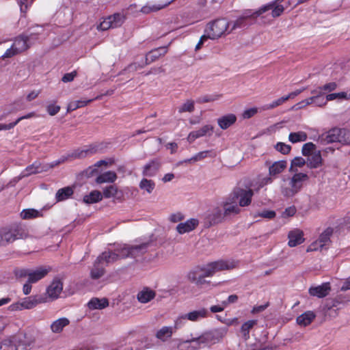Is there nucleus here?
Instances as JSON below:
<instances>
[{"label": "nucleus", "instance_id": "nucleus-1", "mask_svg": "<svg viewBox=\"0 0 350 350\" xmlns=\"http://www.w3.org/2000/svg\"><path fill=\"white\" fill-rule=\"evenodd\" d=\"M237 264L238 262L233 259H220L193 267L188 272L187 276L188 280L193 283L202 272H204V275L213 276L217 272L234 269Z\"/></svg>", "mask_w": 350, "mask_h": 350}, {"label": "nucleus", "instance_id": "nucleus-2", "mask_svg": "<svg viewBox=\"0 0 350 350\" xmlns=\"http://www.w3.org/2000/svg\"><path fill=\"white\" fill-rule=\"evenodd\" d=\"M43 32V27L36 26L27 36L21 35L14 40L12 46L6 50L5 53L1 56L3 59L12 57L18 53H21L33 44L34 41L38 39V36Z\"/></svg>", "mask_w": 350, "mask_h": 350}, {"label": "nucleus", "instance_id": "nucleus-3", "mask_svg": "<svg viewBox=\"0 0 350 350\" xmlns=\"http://www.w3.org/2000/svg\"><path fill=\"white\" fill-rule=\"evenodd\" d=\"M29 229L21 222H15L0 228V246H6L17 239L29 237Z\"/></svg>", "mask_w": 350, "mask_h": 350}, {"label": "nucleus", "instance_id": "nucleus-4", "mask_svg": "<svg viewBox=\"0 0 350 350\" xmlns=\"http://www.w3.org/2000/svg\"><path fill=\"white\" fill-rule=\"evenodd\" d=\"M224 332L220 329H212L202 334L198 337L187 340L186 342L194 344L193 348H200L216 344L223 338Z\"/></svg>", "mask_w": 350, "mask_h": 350}, {"label": "nucleus", "instance_id": "nucleus-5", "mask_svg": "<svg viewBox=\"0 0 350 350\" xmlns=\"http://www.w3.org/2000/svg\"><path fill=\"white\" fill-rule=\"evenodd\" d=\"M267 7H260L256 11L252 10H245L243 12L241 16L237 18V20L229 23V31L231 32L238 29L245 28L248 26L247 22L249 19H256L262 14L265 13Z\"/></svg>", "mask_w": 350, "mask_h": 350}, {"label": "nucleus", "instance_id": "nucleus-6", "mask_svg": "<svg viewBox=\"0 0 350 350\" xmlns=\"http://www.w3.org/2000/svg\"><path fill=\"white\" fill-rule=\"evenodd\" d=\"M295 174L290 179L287 186L282 187V193L286 197H292L298 193L305 181L308 180L307 174L294 172Z\"/></svg>", "mask_w": 350, "mask_h": 350}, {"label": "nucleus", "instance_id": "nucleus-7", "mask_svg": "<svg viewBox=\"0 0 350 350\" xmlns=\"http://www.w3.org/2000/svg\"><path fill=\"white\" fill-rule=\"evenodd\" d=\"M64 159L62 161H54L51 163H42L38 161H36L32 164L28 165L25 170H23L18 177V180H21L25 177L29 176L33 174L42 173L48 171L49 170L57 166L62 162H64Z\"/></svg>", "mask_w": 350, "mask_h": 350}, {"label": "nucleus", "instance_id": "nucleus-8", "mask_svg": "<svg viewBox=\"0 0 350 350\" xmlns=\"http://www.w3.org/2000/svg\"><path fill=\"white\" fill-rule=\"evenodd\" d=\"M229 23L225 19H217L207 25L205 33L208 38L217 39L229 29Z\"/></svg>", "mask_w": 350, "mask_h": 350}, {"label": "nucleus", "instance_id": "nucleus-9", "mask_svg": "<svg viewBox=\"0 0 350 350\" xmlns=\"http://www.w3.org/2000/svg\"><path fill=\"white\" fill-rule=\"evenodd\" d=\"M240 207L249 206L252 202L254 191L252 189L234 188L230 193Z\"/></svg>", "mask_w": 350, "mask_h": 350}, {"label": "nucleus", "instance_id": "nucleus-10", "mask_svg": "<svg viewBox=\"0 0 350 350\" xmlns=\"http://www.w3.org/2000/svg\"><path fill=\"white\" fill-rule=\"evenodd\" d=\"M43 302H44V298L41 295H33L25 297L20 301L11 304L9 308L12 311L22 310L24 309L29 310Z\"/></svg>", "mask_w": 350, "mask_h": 350}, {"label": "nucleus", "instance_id": "nucleus-11", "mask_svg": "<svg viewBox=\"0 0 350 350\" xmlns=\"http://www.w3.org/2000/svg\"><path fill=\"white\" fill-rule=\"evenodd\" d=\"M125 21L123 14L116 13L105 18L97 27L98 30L106 31L110 28L120 27Z\"/></svg>", "mask_w": 350, "mask_h": 350}, {"label": "nucleus", "instance_id": "nucleus-12", "mask_svg": "<svg viewBox=\"0 0 350 350\" xmlns=\"http://www.w3.org/2000/svg\"><path fill=\"white\" fill-rule=\"evenodd\" d=\"M224 217L234 216L241 213V207L229 194L222 202Z\"/></svg>", "mask_w": 350, "mask_h": 350}, {"label": "nucleus", "instance_id": "nucleus-13", "mask_svg": "<svg viewBox=\"0 0 350 350\" xmlns=\"http://www.w3.org/2000/svg\"><path fill=\"white\" fill-rule=\"evenodd\" d=\"M214 127L211 124H206L196 131H191L189 133L187 139L189 143L193 142L196 139L204 136H211L213 133Z\"/></svg>", "mask_w": 350, "mask_h": 350}, {"label": "nucleus", "instance_id": "nucleus-14", "mask_svg": "<svg viewBox=\"0 0 350 350\" xmlns=\"http://www.w3.org/2000/svg\"><path fill=\"white\" fill-rule=\"evenodd\" d=\"M340 133H341L340 129L334 128L319 136L317 141L322 145L336 142H339Z\"/></svg>", "mask_w": 350, "mask_h": 350}, {"label": "nucleus", "instance_id": "nucleus-15", "mask_svg": "<svg viewBox=\"0 0 350 350\" xmlns=\"http://www.w3.org/2000/svg\"><path fill=\"white\" fill-rule=\"evenodd\" d=\"M152 243V240L149 239L139 244L130 245V258H136L145 254Z\"/></svg>", "mask_w": 350, "mask_h": 350}, {"label": "nucleus", "instance_id": "nucleus-16", "mask_svg": "<svg viewBox=\"0 0 350 350\" xmlns=\"http://www.w3.org/2000/svg\"><path fill=\"white\" fill-rule=\"evenodd\" d=\"M331 286L329 282H323L321 285L311 286L308 292L311 296L323 298L329 294Z\"/></svg>", "mask_w": 350, "mask_h": 350}, {"label": "nucleus", "instance_id": "nucleus-17", "mask_svg": "<svg viewBox=\"0 0 350 350\" xmlns=\"http://www.w3.org/2000/svg\"><path fill=\"white\" fill-rule=\"evenodd\" d=\"M50 269L43 267H38L36 269H30L27 282L33 284L44 278L49 272Z\"/></svg>", "mask_w": 350, "mask_h": 350}, {"label": "nucleus", "instance_id": "nucleus-18", "mask_svg": "<svg viewBox=\"0 0 350 350\" xmlns=\"http://www.w3.org/2000/svg\"><path fill=\"white\" fill-rule=\"evenodd\" d=\"M161 167V161L159 159H154L147 163L143 167L144 176L152 177L156 175Z\"/></svg>", "mask_w": 350, "mask_h": 350}, {"label": "nucleus", "instance_id": "nucleus-19", "mask_svg": "<svg viewBox=\"0 0 350 350\" xmlns=\"http://www.w3.org/2000/svg\"><path fill=\"white\" fill-rule=\"evenodd\" d=\"M103 198H113L118 201L123 200V193L115 185H110L103 189Z\"/></svg>", "mask_w": 350, "mask_h": 350}, {"label": "nucleus", "instance_id": "nucleus-20", "mask_svg": "<svg viewBox=\"0 0 350 350\" xmlns=\"http://www.w3.org/2000/svg\"><path fill=\"white\" fill-rule=\"evenodd\" d=\"M288 246L293 247L301 244L304 241V232L299 229L291 230L288 234Z\"/></svg>", "mask_w": 350, "mask_h": 350}, {"label": "nucleus", "instance_id": "nucleus-21", "mask_svg": "<svg viewBox=\"0 0 350 350\" xmlns=\"http://www.w3.org/2000/svg\"><path fill=\"white\" fill-rule=\"evenodd\" d=\"M63 289V284L59 279H54L51 284L46 288L47 295L53 299H56L59 297L60 293Z\"/></svg>", "mask_w": 350, "mask_h": 350}, {"label": "nucleus", "instance_id": "nucleus-22", "mask_svg": "<svg viewBox=\"0 0 350 350\" xmlns=\"http://www.w3.org/2000/svg\"><path fill=\"white\" fill-rule=\"evenodd\" d=\"M208 315V311L204 308L192 310L187 314H185V317H187V319L192 322L199 321L203 319L206 318Z\"/></svg>", "mask_w": 350, "mask_h": 350}, {"label": "nucleus", "instance_id": "nucleus-23", "mask_svg": "<svg viewBox=\"0 0 350 350\" xmlns=\"http://www.w3.org/2000/svg\"><path fill=\"white\" fill-rule=\"evenodd\" d=\"M199 224V220H185V222L178 224L176 230L180 234L190 232L193 230Z\"/></svg>", "mask_w": 350, "mask_h": 350}, {"label": "nucleus", "instance_id": "nucleus-24", "mask_svg": "<svg viewBox=\"0 0 350 350\" xmlns=\"http://www.w3.org/2000/svg\"><path fill=\"white\" fill-rule=\"evenodd\" d=\"M237 121V116L233 113H228L221 116L217 120L219 126L226 130L233 125Z\"/></svg>", "mask_w": 350, "mask_h": 350}, {"label": "nucleus", "instance_id": "nucleus-25", "mask_svg": "<svg viewBox=\"0 0 350 350\" xmlns=\"http://www.w3.org/2000/svg\"><path fill=\"white\" fill-rule=\"evenodd\" d=\"M75 188V186H68L58 189L55 196L56 201L62 202L71 198L74 193Z\"/></svg>", "mask_w": 350, "mask_h": 350}, {"label": "nucleus", "instance_id": "nucleus-26", "mask_svg": "<svg viewBox=\"0 0 350 350\" xmlns=\"http://www.w3.org/2000/svg\"><path fill=\"white\" fill-rule=\"evenodd\" d=\"M167 52V46H161L150 51L146 56V64H149Z\"/></svg>", "mask_w": 350, "mask_h": 350}, {"label": "nucleus", "instance_id": "nucleus-27", "mask_svg": "<svg viewBox=\"0 0 350 350\" xmlns=\"http://www.w3.org/2000/svg\"><path fill=\"white\" fill-rule=\"evenodd\" d=\"M118 178L117 174L113 171H107L99 174L96 178V183L98 184L113 183Z\"/></svg>", "mask_w": 350, "mask_h": 350}, {"label": "nucleus", "instance_id": "nucleus-28", "mask_svg": "<svg viewBox=\"0 0 350 350\" xmlns=\"http://www.w3.org/2000/svg\"><path fill=\"white\" fill-rule=\"evenodd\" d=\"M156 295L155 292L149 288H144L137 295V299L142 304H146L152 300Z\"/></svg>", "mask_w": 350, "mask_h": 350}, {"label": "nucleus", "instance_id": "nucleus-29", "mask_svg": "<svg viewBox=\"0 0 350 350\" xmlns=\"http://www.w3.org/2000/svg\"><path fill=\"white\" fill-rule=\"evenodd\" d=\"M88 307L90 310H102L109 306V300L107 298L93 297L88 302Z\"/></svg>", "mask_w": 350, "mask_h": 350}, {"label": "nucleus", "instance_id": "nucleus-30", "mask_svg": "<svg viewBox=\"0 0 350 350\" xmlns=\"http://www.w3.org/2000/svg\"><path fill=\"white\" fill-rule=\"evenodd\" d=\"M97 258L98 262H104L105 267L107 266L109 264L113 263L119 260L118 256L116 255V253L114 250L113 251L103 252Z\"/></svg>", "mask_w": 350, "mask_h": 350}, {"label": "nucleus", "instance_id": "nucleus-31", "mask_svg": "<svg viewBox=\"0 0 350 350\" xmlns=\"http://www.w3.org/2000/svg\"><path fill=\"white\" fill-rule=\"evenodd\" d=\"M174 332V327L163 326L157 332L155 336L159 340L165 342L171 338Z\"/></svg>", "mask_w": 350, "mask_h": 350}, {"label": "nucleus", "instance_id": "nucleus-32", "mask_svg": "<svg viewBox=\"0 0 350 350\" xmlns=\"http://www.w3.org/2000/svg\"><path fill=\"white\" fill-rule=\"evenodd\" d=\"M316 315L314 312L308 310L297 317V323L301 326L306 327L310 325L314 319Z\"/></svg>", "mask_w": 350, "mask_h": 350}, {"label": "nucleus", "instance_id": "nucleus-33", "mask_svg": "<svg viewBox=\"0 0 350 350\" xmlns=\"http://www.w3.org/2000/svg\"><path fill=\"white\" fill-rule=\"evenodd\" d=\"M70 321L66 317L59 318L51 324V330L55 334L61 333L64 328L68 325Z\"/></svg>", "mask_w": 350, "mask_h": 350}, {"label": "nucleus", "instance_id": "nucleus-34", "mask_svg": "<svg viewBox=\"0 0 350 350\" xmlns=\"http://www.w3.org/2000/svg\"><path fill=\"white\" fill-rule=\"evenodd\" d=\"M114 250L118 259L130 258V245L126 243H113Z\"/></svg>", "mask_w": 350, "mask_h": 350}, {"label": "nucleus", "instance_id": "nucleus-35", "mask_svg": "<svg viewBox=\"0 0 350 350\" xmlns=\"http://www.w3.org/2000/svg\"><path fill=\"white\" fill-rule=\"evenodd\" d=\"M257 324V320H249L242 324L240 329L241 338L246 341L250 338L251 329Z\"/></svg>", "mask_w": 350, "mask_h": 350}, {"label": "nucleus", "instance_id": "nucleus-36", "mask_svg": "<svg viewBox=\"0 0 350 350\" xmlns=\"http://www.w3.org/2000/svg\"><path fill=\"white\" fill-rule=\"evenodd\" d=\"M322 161L320 151L314 152L308 156L307 165L311 169L317 168L321 165Z\"/></svg>", "mask_w": 350, "mask_h": 350}, {"label": "nucleus", "instance_id": "nucleus-37", "mask_svg": "<svg viewBox=\"0 0 350 350\" xmlns=\"http://www.w3.org/2000/svg\"><path fill=\"white\" fill-rule=\"evenodd\" d=\"M333 232L334 229L331 227H328L320 234L318 239L319 242L321 243V245L325 247V249H327L331 243V237Z\"/></svg>", "mask_w": 350, "mask_h": 350}, {"label": "nucleus", "instance_id": "nucleus-38", "mask_svg": "<svg viewBox=\"0 0 350 350\" xmlns=\"http://www.w3.org/2000/svg\"><path fill=\"white\" fill-rule=\"evenodd\" d=\"M105 265L104 262H98V258L96 259L93 267L90 271V275L92 279H98L105 273Z\"/></svg>", "mask_w": 350, "mask_h": 350}, {"label": "nucleus", "instance_id": "nucleus-39", "mask_svg": "<svg viewBox=\"0 0 350 350\" xmlns=\"http://www.w3.org/2000/svg\"><path fill=\"white\" fill-rule=\"evenodd\" d=\"M96 150L94 147L85 148L82 149H77L74 150L70 155L69 157L72 159H81L84 158L88 155L96 153Z\"/></svg>", "mask_w": 350, "mask_h": 350}, {"label": "nucleus", "instance_id": "nucleus-40", "mask_svg": "<svg viewBox=\"0 0 350 350\" xmlns=\"http://www.w3.org/2000/svg\"><path fill=\"white\" fill-rule=\"evenodd\" d=\"M286 161L274 162L269 168V175L273 176L280 174L286 167Z\"/></svg>", "mask_w": 350, "mask_h": 350}, {"label": "nucleus", "instance_id": "nucleus-41", "mask_svg": "<svg viewBox=\"0 0 350 350\" xmlns=\"http://www.w3.org/2000/svg\"><path fill=\"white\" fill-rule=\"evenodd\" d=\"M102 193L98 190H94L83 197V202L86 204H94L102 200Z\"/></svg>", "mask_w": 350, "mask_h": 350}, {"label": "nucleus", "instance_id": "nucleus-42", "mask_svg": "<svg viewBox=\"0 0 350 350\" xmlns=\"http://www.w3.org/2000/svg\"><path fill=\"white\" fill-rule=\"evenodd\" d=\"M21 217L22 219H31L36 217H42L44 215L42 214V211H38L33 208H28L24 209L21 213Z\"/></svg>", "mask_w": 350, "mask_h": 350}, {"label": "nucleus", "instance_id": "nucleus-43", "mask_svg": "<svg viewBox=\"0 0 350 350\" xmlns=\"http://www.w3.org/2000/svg\"><path fill=\"white\" fill-rule=\"evenodd\" d=\"M169 4H170V2H167L163 4L154 5H150L149 3H148L142 8L141 12L144 14H149L152 12H157L158 10H160L164 8L165 7L167 6Z\"/></svg>", "mask_w": 350, "mask_h": 350}, {"label": "nucleus", "instance_id": "nucleus-44", "mask_svg": "<svg viewBox=\"0 0 350 350\" xmlns=\"http://www.w3.org/2000/svg\"><path fill=\"white\" fill-rule=\"evenodd\" d=\"M307 134L304 131L291 133L288 135V140L295 144L297 142H305L307 139Z\"/></svg>", "mask_w": 350, "mask_h": 350}, {"label": "nucleus", "instance_id": "nucleus-45", "mask_svg": "<svg viewBox=\"0 0 350 350\" xmlns=\"http://www.w3.org/2000/svg\"><path fill=\"white\" fill-rule=\"evenodd\" d=\"M141 189L147 191L148 193H151L154 189L155 183L153 180L147 178H143L139 185Z\"/></svg>", "mask_w": 350, "mask_h": 350}, {"label": "nucleus", "instance_id": "nucleus-46", "mask_svg": "<svg viewBox=\"0 0 350 350\" xmlns=\"http://www.w3.org/2000/svg\"><path fill=\"white\" fill-rule=\"evenodd\" d=\"M336 99L350 100V90L349 92H341L338 93H332L327 95V100L331 101Z\"/></svg>", "mask_w": 350, "mask_h": 350}, {"label": "nucleus", "instance_id": "nucleus-47", "mask_svg": "<svg viewBox=\"0 0 350 350\" xmlns=\"http://www.w3.org/2000/svg\"><path fill=\"white\" fill-rule=\"evenodd\" d=\"M306 161L304 158L301 157H295L291 161L289 171L291 172H298V170L297 167H303L306 164Z\"/></svg>", "mask_w": 350, "mask_h": 350}, {"label": "nucleus", "instance_id": "nucleus-48", "mask_svg": "<svg viewBox=\"0 0 350 350\" xmlns=\"http://www.w3.org/2000/svg\"><path fill=\"white\" fill-rule=\"evenodd\" d=\"M0 350H18V348L13 339L6 338L0 343Z\"/></svg>", "mask_w": 350, "mask_h": 350}, {"label": "nucleus", "instance_id": "nucleus-49", "mask_svg": "<svg viewBox=\"0 0 350 350\" xmlns=\"http://www.w3.org/2000/svg\"><path fill=\"white\" fill-rule=\"evenodd\" d=\"M211 153H212V151H211V150H204V151L200 152L197 153L196 155H194L193 157H191V159L186 160L185 162H191V161L195 162V161H201L208 157H213L214 155H212Z\"/></svg>", "mask_w": 350, "mask_h": 350}, {"label": "nucleus", "instance_id": "nucleus-50", "mask_svg": "<svg viewBox=\"0 0 350 350\" xmlns=\"http://www.w3.org/2000/svg\"><path fill=\"white\" fill-rule=\"evenodd\" d=\"M194 109V101L192 100H187L181 106L179 107L178 112L180 113L184 112L191 113Z\"/></svg>", "mask_w": 350, "mask_h": 350}, {"label": "nucleus", "instance_id": "nucleus-51", "mask_svg": "<svg viewBox=\"0 0 350 350\" xmlns=\"http://www.w3.org/2000/svg\"><path fill=\"white\" fill-rule=\"evenodd\" d=\"M286 100H286V96L280 97V98L273 100L271 103L264 105L262 107V109L263 110H269V109H274V108L282 105Z\"/></svg>", "mask_w": 350, "mask_h": 350}, {"label": "nucleus", "instance_id": "nucleus-52", "mask_svg": "<svg viewBox=\"0 0 350 350\" xmlns=\"http://www.w3.org/2000/svg\"><path fill=\"white\" fill-rule=\"evenodd\" d=\"M339 142L342 144H350V131L345 129H340Z\"/></svg>", "mask_w": 350, "mask_h": 350}, {"label": "nucleus", "instance_id": "nucleus-53", "mask_svg": "<svg viewBox=\"0 0 350 350\" xmlns=\"http://www.w3.org/2000/svg\"><path fill=\"white\" fill-rule=\"evenodd\" d=\"M221 97L219 94L204 95L197 98L196 102L198 103H205L213 102L218 100Z\"/></svg>", "mask_w": 350, "mask_h": 350}, {"label": "nucleus", "instance_id": "nucleus-54", "mask_svg": "<svg viewBox=\"0 0 350 350\" xmlns=\"http://www.w3.org/2000/svg\"><path fill=\"white\" fill-rule=\"evenodd\" d=\"M30 269L27 268H15L14 274L17 280H20L29 276Z\"/></svg>", "mask_w": 350, "mask_h": 350}, {"label": "nucleus", "instance_id": "nucleus-55", "mask_svg": "<svg viewBox=\"0 0 350 350\" xmlns=\"http://www.w3.org/2000/svg\"><path fill=\"white\" fill-rule=\"evenodd\" d=\"M275 148L279 152L283 154H286L290 152L291 146L283 142H278L275 144Z\"/></svg>", "mask_w": 350, "mask_h": 350}, {"label": "nucleus", "instance_id": "nucleus-56", "mask_svg": "<svg viewBox=\"0 0 350 350\" xmlns=\"http://www.w3.org/2000/svg\"><path fill=\"white\" fill-rule=\"evenodd\" d=\"M186 320L187 319V317H185V314L178 317L174 321V325L172 326V327H174V332L181 328L185 324Z\"/></svg>", "mask_w": 350, "mask_h": 350}, {"label": "nucleus", "instance_id": "nucleus-57", "mask_svg": "<svg viewBox=\"0 0 350 350\" xmlns=\"http://www.w3.org/2000/svg\"><path fill=\"white\" fill-rule=\"evenodd\" d=\"M323 95H314V105L317 107H323L325 106L329 100H327V96L324 98Z\"/></svg>", "mask_w": 350, "mask_h": 350}, {"label": "nucleus", "instance_id": "nucleus-58", "mask_svg": "<svg viewBox=\"0 0 350 350\" xmlns=\"http://www.w3.org/2000/svg\"><path fill=\"white\" fill-rule=\"evenodd\" d=\"M323 249H325V247L323 245H321V243L319 242V239H317L316 241H313L308 247L306 250L307 252H314V251H319L322 250Z\"/></svg>", "mask_w": 350, "mask_h": 350}, {"label": "nucleus", "instance_id": "nucleus-59", "mask_svg": "<svg viewBox=\"0 0 350 350\" xmlns=\"http://www.w3.org/2000/svg\"><path fill=\"white\" fill-rule=\"evenodd\" d=\"M314 96H312L311 97H309L306 99H304L300 102H299L298 103H297L294 107H295L297 109H301V108H304L308 105H312V104H314Z\"/></svg>", "mask_w": 350, "mask_h": 350}, {"label": "nucleus", "instance_id": "nucleus-60", "mask_svg": "<svg viewBox=\"0 0 350 350\" xmlns=\"http://www.w3.org/2000/svg\"><path fill=\"white\" fill-rule=\"evenodd\" d=\"M315 148V145L312 142H308L302 146L301 152L304 156H309L311 152Z\"/></svg>", "mask_w": 350, "mask_h": 350}, {"label": "nucleus", "instance_id": "nucleus-61", "mask_svg": "<svg viewBox=\"0 0 350 350\" xmlns=\"http://www.w3.org/2000/svg\"><path fill=\"white\" fill-rule=\"evenodd\" d=\"M255 216L271 219L275 217L276 216V214L275 212L273 211L264 210L260 212H258Z\"/></svg>", "mask_w": 350, "mask_h": 350}, {"label": "nucleus", "instance_id": "nucleus-62", "mask_svg": "<svg viewBox=\"0 0 350 350\" xmlns=\"http://www.w3.org/2000/svg\"><path fill=\"white\" fill-rule=\"evenodd\" d=\"M258 112L256 107L250 108L243 111L242 116L244 119H249L256 115Z\"/></svg>", "mask_w": 350, "mask_h": 350}, {"label": "nucleus", "instance_id": "nucleus-63", "mask_svg": "<svg viewBox=\"0 0 350 350\" xmlns=\"http://www.w3.org/2000/svg\"><path fill=\"white\" fill-rule=\"evenodd\" d=\"M211 212V213L208 215V217H213L214 219L224 217L223 209H221L219 207L213 208Z\"/></svg>", "mask_w": 350, "mask_h": 350}, {"label": "nucleus", "instance_id": "nucleus-64", "mask_svg": "<svg viewBox=\"0 0 350 350\" xmlns=\"http://www.w3.org/2000/svg\"><path fill=\"white\" fill-rule=\"evenodd\" d=\"M60 110V107L54 104H50L46 107V111L50 116L56 115Z\"/></svg>", "mask_w": 350, "mask_h": 350}]
</instances>
